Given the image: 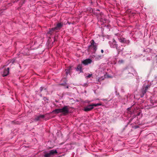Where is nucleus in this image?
I'll return each mask as SVG.
<instances>
[{
	"label": "nucleus",
	"instance_id": "22",
	"mask_svg": "<svg viewBox=\"0 0 157 157\" xmlns=\"http://www.w3.org/2000/svg\"><path fill=\"white\" fill-rule=\"evenodd\" d=\"M101 52L102 53H103V52H104V51L103 49H101Z\"/></svg>",
	"mask_w": 157,
	"mask_h": 157
},
{
	"label": "nucleus",
	"instance_id": "5",
	"mask_svg": "<svg viewBox=\"0 0 157 157\" xmlns=\"http://www.w3.org/2000/svg\"><path fill=\"white\" fill-rule=\"evenodd\" d=\"M90 44L88 46L89 49H92L93 51H95L97 49V44L94 42L93 40H92L90 42Z\"/></svg>",
	"mask_w": 157,
	"mask_h": 157
},
{
	"label": "nucleus",
	"instance_id": "8",
	"mask_svg": "<svg viewBox=\"0 0 157 157\" xmlns=\"http://www.w3.org/2000/svg\"><path fill=\"white\" fill-rule=\"evenodd\" d=\"M92 62V60L90 59H86L82 62V63L84 65H86L90 64Z\"/></svg>",
	"mask_w": 157,
	"mask_h": 157
},
{
	"label": "nucleus",
	"instance_id": "4",
	"mask_svg": "<svg viewBox=\"0 0 157 157\" xmlns=\"http://www.w3.org/2000/svg\"><path fill=\"white\" fill-rule=\"evenodd\" d=\"M109 44L111 48H114L116 47V49L119 51H120L122 50L121 49H120L118 47V45L117 44L116 41L114 39L112 41H109Z\"/></svg>",
	"mask_w": 157,
	"mask_h": 157
},
{
	"label": "nucleus",
	"instance_id": "20",
	"mask_svg": "<svg viewBox=\"0 0 157 157\" xmlns=\"http://www.w3.org/2000/svg\"><path fill=\"white\" fill-rule=\"evenodd\" d=\"M107 77L108 78H112V76H110L109 75H107Z\"/></svg>",
	"mask_w": 157,
	"mask_h": 157
},
{
	"label": "nucleus",
	"instance_id": "15",
	"mask_svg": "<svg viewBox=\"0 0 157 157\" xmlns=\"http://www.w3.org/2000/svg\"><path fill=\"white\" fill-rule=\"evenodd\" d=\"M101 55H98L96 56L95 59L96 60L101 59Z\"/></svg>",
	"mask_w": 157,
	"mask_h": 157
},
{
	"label": "nucleus",
	"instance_id": "6",
	"mask_svg": "<svg viewBox=\"0 0 157 157\" xmlns=\"http://www.w3.org/2000/svg\"><path fill=\"white\" fill-rule=\"evenodd\" d=\"M57 153L56 150H52L50 151L48 153H46L44 155V157H51V156L53 155L54 154Z\"/></svg>",
	"mask_w": 157,
	"mask_h": 157
},
{
	"label": "nucleus",
	"instance_id": "7",
	"mask_svg": "<svg viewBox=\"0 0 157 157\" xmlns=\"http://www.w3.org/2000/svg\"><path fill=\"white\" fill-rule=\"evenodd\" d=\"M61 113H63L64 115H66L69 113V110L67 106H64L61 109Z\"/></svg>",
	"mask_w": 157,
	"mask_h": 157
},
{
	"label": "nucleus",
	"instance_id": "16",
	"mask_svg": "<svg viewBox=\"0 0 157 157\" xmlns=\"http://www.w3.org/2000/svg\"><path fill=\"white\" fill-rule=\"evenodd\" d=\"M70 68L69 69H67L66 70V75H67L68 74L70 73Z\"/></svg>",
	"mask_w": 157,
	"mask_h": 157
},
{
	"label": "nucleus",
	"instance_id": "2",
	"mask_svg": "<svg viewBox=\"0 0 157 157\" xmlns=\"http://www.w3.org/2000/svg\"><path fill=\"white\" fill-rule=\"evenodd\" d=\"M145 52H149V55H151V54H152V56L151 57V59H150L149 57H147V60H150L151 59H154L155 58L157 55H156V52L155 50H151L149 48H148L146 49V50H144Z\"/></svg>",
	"mask_w": 157,
	"mask_h": 157
},
{
	"label": "nucleus",
	"instance_id": "18",
	"mask_svg": "<svg viewBox=\"0 0 157 157\" xmlns=\"http://www.w3.org/2000/svg\"><path fill=\"white\" fill-rule=\"evenodd\" d=\"M92 76V74H89L88 75H87L86 76V78H90V77H91Z\"/></svg>",
	"mask_w": 157,
	"mask_h": 157
},
{
	"label": "nucleus",
	"instance_id": "14",
	"mask_svg": "<svg viewBox=\"0 0 157 157\" xmlns=\"http://www.w3.org/2000/svg\"><path fill=\"white\" fill-rule=\"evenodd\" d=\"M118 40L121 43L125 42V39L123 38H118Z\"/></svg>",
	"mask_w": 157,
	"mask_h": 157
},
{
	"label": "nucleus",
	"instance_id": "12",
	"mask_svg": "<svg viewBox=\"0 0 157 157\" xmlns=\"http://www.w3.org/2000/svg\"><path fill=\"white\" fill-rule=\"evenodd\" d=\"M44 117V115H40L38 116H37L35 118V120L36 121H38L40 120L41 119H43Z\"/></svg>",
	"mask_w": 157,
	"mask_h": 157
},
{
	"label": "nucleus",
	"instance_id": "23",
	"mask_svg": "<svg viewBox=\"0 0 157 157\" xmlns=\"http://www.w3.org/2000/svg\"><path fill=\"white\" fill-rule=\"evenodd\" d=\"M129 73V74H130L131 75H133V74H132L131 73Z\"/></svg>",
	"mask_w": 157,
	"mask_h": 157
},
{
	"label": "nucleus",
	"instance_id": "3",
	"mask_svg": "<svg viewBox=\"0 0 157 157\" xmlns=\"http://www.w3.org/2000/svg\"><path fill=\"white\" fill-rule=\"evenodd\" d=\"M101 105V103L93 104L89 105L84 107V110L85 111L87 112L91 110L94 108V106H100Z\"/></svg>",
	"mask_w": 157,
	"mask_h": 157
},
{
	"label": "nucleus",
	"instance_id": "21",
	"mask_svg": "<svg viewBox=\"0 0 157 157\" xmlns=\"http://www.w3.org/2000/svg\"><path fill=\"white\" fill-rule=\"evenodd\" d=\"M44 100L45 101V100H48V99L46 97H44Z\"/></svg>",
	"mask_w": 157,
	"mask_h": 157
},
{
	"label": "nucleus",
	"instance_id": "9",
	"mask_svg": "<svg viewBox=\"0 0 157 157\" xmlns=\"http://www.w3.org/2000/svg\"><path fill=\"white\" fill-rule=\"evenodd\" d=\"M9 70L10 68L9 67L7 68V69L4 70L3 74V77L6 76L9 74Z\"/></svg>",
	"mask_w": 157,
	"mask_h": 157
},
{
	"label": "nucleus",
	"instance_id": "19",
	"mask_svg": "<svg viewBox=\"0 0 157 157\" xmlns=\"http://www.w3.org/2000/svg\"><path fill=\"white\" fill-rule=\"evenodd\" d=\"M43 90V88L42 87H40V92L42 91Z\"/></svg>",
	"mask_w": 157,
	"mask_h": 157
},
{
	"label": "nucleus",
	"instance_id": "13",
	"mask_svg": "<svg viewBox=\"0 0 157 157\" xmlns=\"http://www.w3.org/2000/svg\"><path fill=\"white\" fill-rule=\"evenodd\" d=\"M53 112H54L56 113H61V109H56L53 111Z\"/></svg>",
	"mask_w": 157,
	"mask_h": 157
},
{
	"label": "nucleus",
	"instance_id": "11",
	"mask_svg": "<svg viewBox=\"0 0 157 157\" xmlns=\"http://www.w3.org/2000/svg\"><path fill=\"white\" fill-rule=\"evenodd\" d=\"M150 86L148 85H147L144 88H143V90L142 91V94H143V95H144V94L146 93L147 89L150 87Z\"/></svg>",
	"mask_w": 157,
	"mask_h": 157
},
{
	"label": "nucleus",
	"instance_id": "17",
	"mask_svg": "<svg viewBox=\"0 0 157 157\" xmlns=\"http://www.w3.org/2000/svg\"><path fill=\"white\" fill-rule=\"evenodd\" d=\"M124 61L123 60L121 59V60H119L118 61L117 63L118 64H121L123 63L124 62Z\"/></svg>",
	"mask_w": 157,
	"mask_h": 157
},
{
	"label": "nucleus",
	"instance_id": "10",
	"mask_svg": "<svg viewBox=\"0 0 157 157\" xmlns=\"http://www.w3.org/2000/svg\"><path fill=\"white\" fill-rule=\"evenodd\" d=\"M75 70L77 71H79L80 73L82 72V65L79 64L77 67L75 68Z\"/></svg>",
	"mask_w": 157,
	"mask_h": 157
},
{
	"label": "nucleus",
	"instance_id": "1",
	"mask_svg": "<svg viewBox=\"0 0 157 157\" xmlns=\"http://www.w3.org/2000/svg\"><path fill=\"white\" fill-rule=\"evenodd\" d=\"M63 24L61 23H59L57 24L56 27L52 28L51 29H49V30L47 34H49L50 35L52 34L53 33V32L56 30H59L62 27Z\"/></svg>",
	"mask_w": 157,
	"mask_h": 157
}]
</instances>
